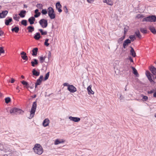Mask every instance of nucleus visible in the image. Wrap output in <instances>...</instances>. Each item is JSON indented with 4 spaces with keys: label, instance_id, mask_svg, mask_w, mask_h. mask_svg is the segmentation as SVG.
<instances>
[{
    "label": "nucleus",
    "instance_id": "obj_61",
    "mask_svg": "<svg viewBox=\"0 0 156 156\" xmlns=\"http://www.w3.org/2000/svg\"><path fill=\"white\" fill-rule=\"evenodd\" d=\"M129 67L127 66H126L125 67V70L128 71L129 70Z\"/></svg>",
    "mask_w": 156,
    "mask_h": 156
},
{
    "label": "nucleus",
    "instance_id": "obj_45",
    "mask_svg": "<svg viewBox=\"0 0 156 156\" xmlns=\"http://www.w3.org/2000/svg\"><path fill=\"white\" fill-rule=\"evenodd\" d=\"M49 72H48V73H47L45 75V77H44V80H47L48 79L49 76Z\"/></svg>",
    "mask_w": 156,
    "mask_h": 156
},
{
    "label": "nucleus",
    "instance_id": "obj_32",
    "mask_svg": "<svg viewBox=\"0 0 156 156\" xmlns=\"http://www.w3.org/2000/svg\"><path fill=\"white\" fill-rule=\"evenodd\" d=\"M12 32L14 31L16 33H18L19 30V28L18 27H15L14 28H12L11 29Z\"/></svg>",
    "mask_w": 156,
    "mask_h": 156
},
{
    "label": "nucleus",
    "instance_id": "obj_42",
    "mask_svg": "<svg viewBox=\"0 0 156 156\" xmlns=\"http://www.w3.org/2000/svg\"><path fill=\"white\" fill-rule=\"evenodd\" d=\"M21 23L22 24L25 26H26L27 25V21L26 20H23L21 21Z\"/></svg>",
    "mask_w": 156,
    "mask_h": 156
},
{
    "label": "nucleus",
    "instance_id": "obj_23",
    "mask_svg": "<svg viewBox=\"0 0 156 156\" xmlns=\"http://www.w3.org/2000/svg\"><path fill=\"white\" fill-rule=\"evenodd\" d=\"M131 68L133 70V73L136 76H138L139 75L136 69L133 67L131 66Z\"/></svg>",
    "mask_w": 156,
    "mask_h": 156
},
{
    "label": "nucleus",
    "instance_id": "obj_50",
    "mask_svg": "<svg viewBox=\"0 0 156 156\" xmlns=\"http://www.w3.org/2000/svg\"><path fill=\"white\" fill-rule=\"evenodd\" d=\"M143 17V16L141 14H138L136 16V17L139 19L142 18Z\"/></svg>",
    "mask_w": 156,
    "mask_h": 156
},
{
    "label": "nucleus",
    "instance_id": "obj_43",
    "mask_svg": "<svg viewBox=\"0 0 156 156\" xmlns=\"http://www.w3.org/2000/svg\"><path fill=\"white\" fill-rule=\"evenodd\" d=\"M5 51L4 49V47H0V55L2 53H4Z\"/></svg>",
    "mask_w": 156,
    "mask_h": 156
},
{
    "label": "nucleus",
    "instance_id": "obj_25",
    "mask_svg": "<svg viewBox=\"0 0 156 156\" xmlns=\"http://www.w3.org/2000/svg\"><path fill=\"white\" fill-rule=\"evenodd\" d=\"M12 19L11 18H10L9 19H6L5 20V24L6 25H9V23L12 22Z\"/></svg>",
    "mask_w": 156,
    "mask_h": 156
},
{
    "label": "nucleus",
    "instance_id": "obj_37",
    "mask_svg": "<svg viewBox=\"0 0 156 156\" xmlns=\"http://www.w3.org/2000/svg\"><path fill=\"white\" fill-rule=\"evenodd\" d=\"M140 30L142 33L144 34H146L147 32V30L144 28H140Z\"/></svg>",
    "mask_w": 156,
    "mask_h": 156
},
{
    "label": "nucleus",
    "instance_id": "obj_7",
    "mask_svg": "<svg viewBox=\"0 0 156 156\" xmlns=\"http://www.w3.org/2000/svg\"><path fill=\"white\" fill-rule=\"evenodd\" d=\"M21 110L20 109H18L16 108H13L11 109L10 111V113H14L17 114L19 113Z\"/></svg>",
    "mask_w": 156,
    "mask_h": 156
},
{
    "label": "nucleus",
    "instance_id": "obj_62",
    "mask_svg": "<svg viewBox=\"0 0 156 156\" xmlns=\"http://www.w3.org/2000/svg\"><path fill=\"white\" fill-rule=\"evenodd\" d=\"M153 97L156 98V92L154 93L153 94Z\"/></svg>",
    "mask_w": 156,
    "mask_h": 156
},
{
    "label": "nucleus",
    "instance_id": "obj_34",
    "mask_svg": "<svg viewBox=\"0 0 156 156\" xmlns=\"http://www.w3.org/2000/svg\"><path fill=\"white\" fill-rule=\"evenodd\" d=\"M39 61L41 63H43L45 60V57H43V56H40L39 57Z\"/></svg>",
    "mask_w": 156,
    "mask_h": 156
},
{
    "label": "nucleus",
    "instance_id": "obj_19",
    "mask_svg": "<svg viewBox=\"0 0 156 156\" xmlns=\"http://www.w3.org/2000/svg\"><path fill=\"white\" fill-rule=\"evenodd\" d=\"M149 29L154 34H156V30L154 27L150 26L149 27Z\"/></svg>",
    "mask_w": 156,
    "mask_h": 156
},
{
    "label": "nucleus",
    "instance_id": "obj_64",
    "mask_svg": "<svg viewBox=\"0 0 156 156\" xmlns=\"http://www.w3.org/2000/svg\"><path fill=\"white\" fill-rule=\"evenodd\" d=\"M64 10H68L66 6H64Z\"/></svg>",
    "mask_w": 156,
    "mask_h": 156
},
{
    "label": "nucleus",
    "instance_id": "obj_29",
    "mask_svg": "<svg viewBox=\"0 0 156 156\" xmlns=\"http://www.w3.org/2000/svg\"><path fill=\"white\" fill-rule=\"evenodd\" d=\"M150 19L152 21L151 22H154L156 21V16L155 15L150 16Z\"/></svg>",
    "mask_w": 156,
    "mask_h": 156
},
{
    "label": "nucleus",
    "instance_id": "obj_1",
    "mask_svg": "<svg viewBox=\"0 0 156 156\" xmlns=\"http://www.w3.org/2000/svg\"><path fill=\"white\" fill-rule=\"evenodd\" d=\"M35 153L39 155L41 154L43 152V150L41 146L39 144H36L33 148Z\"/></svg>",
    "mask_w": 156,
    "mask_h": 156
},
{
    "label": "nucleus",
    "instance_id": "obj_3",
    "mask_svg": "<svg viewBox=\"0 0 156 156\" xmlns=\"http://www.w3.org/2000/svg\"><path fill=\"white\" fill-rule=\"evenodd\" d=\"M145 74L148 80L151 83H155V82L153 80L154 79V77L151 74L149 71L148 70L146 71Z\"/></svg>",
    "mask_w": 156,
    "mask_h": 156
},
{
    "label": "nucleus",
    "instance_id": "obj_10",
    "mask_svg": "<svg viewBox=\"0 0 156 156\" xmlns=\"http://www.w3.org/2000/svg\"><path fill=\"white\" fill-rule=\"evenodd\" d=\"M8 12L7 10H4L0 13V19L5 17Z\"/></svg>",
    "mask_w": 156,
    "mask_h": 156
},
{
    "label": "nucleus",
    "instance_id": "obj_44",
    "mask_svg": "<svg viewBox=\"0 0 156 156\" xmlns=\"http://www.w3.org/2000/svg\"><path fill=\"white\" fill-rule=\"evenodd\" d=\"M5 102L6 103H8L11 101V99L9 97H7L5 99Z\"/></svg>",
    "mask_w": 156,
    "mask_h": 156
},
{
    "label": "nucleus",
    "instance_id": "obj_33",
    "mask_svg": "<svg viewBox=\"0 0 156 156\" xmlns=\"http://www.w3.org/2000/svg\"><path fill=\"white\" fill-rule=\"evenodd\" d=\"M39 10H35V14L34 15V18H37L40 15L41 13L38 12Z\"/></svg>",
    "mask_w": 156,
    "mask_h": 156
},
{
    "label": "nucleus",
    "instance_id": "obj_63",
    "mask_svg": "<svg viewBox=\"0 0 156 156\" xmlns=\"http://www.w3.org/2000/svg\"><path fill=\"white\" fill-rule=\"evenodd\" d=\"M47 10H54V9L51 7H50L48 8Z\"/></svg>",
    "mask_w": 156,
    "mask_h": 156
},
{
    "label": "nucleus",
    "instance_id": "obj_24",
    "mask_svg": "<svg viewBox=\"0 0 156 156\" xmlns=\"http://www.w3.org/2000/svg\"><path fill=\"white\" fill-rule=\"evenodd\" d=\"M55 6L57 10H62V6L59 2H58L56 3Z\"/></svg>",
    "mask_w": 156,
    "mask_h": 156
},
{
    "label": "nucleus",
    "instance_id": "obj_21",
    "mask_svg": "<svg viewBox=\"0 0 156 156\" xmlns=\"http://www.w3.org/2000/svg\"><path fill=\"white\" fill-rule=\"evenodd\" d=\"M26 12L25 10H22L19 13V15L21 18H23L25 17L26 14Z\"/></svg>",
    "mask_w": 156,
    "mask_h": 156
},
{
    "label": "nucleus",
    "instance_id": "obj_2",
    "mask_svg": "<svg viewBox=\"0 0 156 156\" xmlns=\"http://www.w3.org/2000/svg\"><path fill=\"white\" fill-rule=\"evenodd\" d=\"M37 105V102H34L33 104L30 111V117H29L30 119H31L34 117Z\"/></svg>",
    "mask_w": 156,
    "mask_h": 156
},
{
    "label": "nucleus",
    "instance_id": "obj_15",
    "mask_svg": "<svg viewBox=\"0 0 156 156\" xmlns=\"http://www.w3.org/2000/svg\"><path fill=\"white\" fill-rule=\"evenodd\" d=\"M88 93L89 94H94V92L91 89V85H89L87 88Z\"/></svg>",
    "mask_w": 156,
    "mask_h": 156
},
{
    "label": "nucleus",
    "instance_id": "obj_13",
    "mask_svg": "<svg viewBox=\"0 0 156 156\" xmlns=\"http://www.w3.org/2000/svg\"><path fill=\"white\" fill-rule=\"evenodd\" d=\"M130 48L131 49L130 50V54L133 57H135L136 56V53L134 51V50L132 46H130Z\"/></svg>",
    "mask_w": 156,
    "mask_h": 156
},
{
    "label": "nucleus",
    "instance_id": "obj_11",
    "mask_svg": "<svg viewBox=\"0 0 156 156\" xmlns=\"http://www.w3.org/2000/svg\"><path fill=\"white\" fill-rule=\"evenodd\" d=\"M149 69L154 75H156V68L153 66L149 67Z\"/></svg>",
    "mask_w": 156,
    "mask_h": 156
},
{
    "label": "nucleus",
    "instance_id": "obj_60",
    "mask_svg": "<svg viewBox=\"0 0 156 156\" xmlns=\"http://www.w3.org/2000/svg\"><path fill=\"white\" fill-rule=\"evenodd\" d=\"M14 81H15V80L13 78H12L11 79V83H13L14 82Z\"/></svg>",
    "mask_w": 156,
    "mask_h": 156
},
{
    "label": "nucleus",
    "instance_id": "obj_20",
    "mask_svg": "<svg viewBox=\"0 0 156 156\" xmlns=\"http://www.w3.org/2000/svg\"><path fill=\"white\" fill-rule=\"evenodd\" d=\"M35 20L34 17L32 16L29 18L28 20L30 24L32 25L34 23Z\"/></svg>",
    "mask_w": 156,
    "mask_h": 156
},
{
    "label": "nucleus",
    "instance_id": "obj_40",
    "mask_svg": "<svg viewBox=\"0 0 156 156\" xmlns=\"http://www.w3.org/2000/svg\"><path fill=\"white\" fill-rule=\"evenodd\" d=\"M43 6V5L41 4H38L37 5V7L38 9H42V10H46V9H42V7Z\"/></svg>",
    "mask_w": 156,
    "mask_h": 156
},
{
    "label": "nucleus",
    "instance_id": "obj_49",
    "mask_svg": "<svg viewBox=\"0 0 156 156\" xmlns=\"http://www.w3.org/2000/svg\"><path fill=\"white\" fill-rule=\"evenodd\" d=\"M155 90L154 89H153L150 91H148L147 93L148 94H151L153 93H154L155 91Z\"/></svg>",
    "mask_w": 156,
    "mask_h": 156
},
{
    "label": "nucleus",
    "instance_id": "obj_28",
    "mask_svg": "<svg viewBox=\"0 0 156 156\" xmlns=\"http://www.w3.org/2000/svg\"><path fill=\"white\" fill-rule=\"evenodd\" d=\"M125 37V35H124L123 36L119 38L117 41L118 43L119 44H120L122 43V41L124 39Z\"/></svg>",
    "mask_w": 156,
    "mask_h": 156
},
{
    "label": "nucleus",
    "instance_id": "obj_51",
    "mask_svg": "<svg viewBox=\"0 0 156 156\" xmlns=\"http://www.w3.org/2000/svg\"><path fill=\"white\" fill-rule=\"evenodd\" d=\"M127 59H129L131 62H133V61L132 58L131 56H129L128 58H127Z\"/></svg>",
    "mask_w": 156,
    "mask_h": 156
},
{
    "label": "nucleus",
    "instance_id": "obj_35",
    "mask_svg": "<svg viewBox=\"0 0 156 156\" xmlns=\"http://www.w3.org/2000/svg\"><path fill=\"white\" fill-rule=\"evenodd\" d=\"M135 33L136 35L139 38H141V36L140 34V31L138 30L136 31Z\"/></svg>",
    "mask_w": 156,
    "mask_h": 156
},
{
    "label": "nucleus",
    "instance_id": "obj_39",
    "mask_svg": "<svg viewBox=\"0 0 156 156\" xmlns=\"http://www.w3.org/2000/svg\"><path fill=\"white\" fill-rule=\"evenodd\" d=\"M39 30L40 31L42 35H46L47 34V32L46 31H43V30L42 29H40Z\"/></svg>",
    "mask_w": 156,
    "mask_h": 156
},
{
    "label": "nucleus",
    "instance_id": "obj_52",
    "mask_svg": "<svg viewBox=\"0 0 156 156\" xmlns=\"http://www.w3.org/2000/svg\"><path fill=\"white\" fill-rule=\"evenodd\" d=\"M43 76L42 75H41L40 76L39 78L37 80H41V82H42L43 80Z\"/></svg>",
    "mask_w": 156,
    "mask_h": 156
},
{
    "label": "nucleus",
    "instance_id": "obj_58",
    "mask_svg": "<svg viewBox=\"0 0 156 156\" xmlns=\"http://www.w3.org/2000/svg\"><path fill=\"white\" fill-rule=\"evenodd\" d=\"M88 2L90 3H92L94 2L93 0H87Z\"/></svg>",
    "mask_w": 156,
    "mask_h": 156
},
{
    "label": "nucleus",
    "instance_id": "obj_12",
    "mask_svg": "<svg viewBox=\"0 0 156 156\" xmlns=\"http://www.w3.org/2000/svg\"><path fill=\"white\" fill-rule=\"evenodd\" d=\"M32 73L33 76H39L40 74V71L39 70L37 71L35 69H33Z\"/></svg>",
    "mask_w": 156,
    "mask_h": 156
},
{
    "label": "nucleus",
    "instance_id": "obj_57",
    "mask_svg": "<svg viewBox=\"0 0 156 156\" xmlns=\"http://www.w3.org/2000/svg\"><path fill=\"white\" fill-rule=\"evenodd\" d=\"M51 56V53L50 51H49L48 53V58L49 59Z\"/></svg>",
    "mask_w": 156,
    "mask_h": 156
},
{
    "label": "nucleus",
    "instance_id": "obj_16",
    "mask_svg": "<svg viewBox=\"0 0 156 156\" xmlns=\"http://www.w3.org/2000/svg\"><path fill=\"white\" fill-rule=\"evenodd\" d=\"M65 140L63 139L59 140L58 139H57L55 140L54 144L55 145H58L59 144L65 142Z\"/></svg>",
    "mask_w": 156,
    "mask_h": 156
},
{
    "label": "nucleus",
    "instance_id": "obj_59",
    "mask_svg": "<svg viewBox=\"0 0 156 156\" xmlns=\"http://www.w3.org/2000/svg\"><path fill=\"white\" fill-rule=\"evenodd\" d=\"M44 45L47 46H48L49 45V44L48 42H45Z\"/></svg>",
    "mask_w": 156,
    "mask_h": 156
},
{
    "label": "nucleus",
    "instance_id": "obj_18",
    "mask_svg": "<svg viewBox=\"0 0 156 156\" xmlns=\"http://www.w3.org/2000/svg\"><path fill=\"white\" fill-rule=\"evenodd\" d=\"M21 55H22L21 57L23 60H27L28 57L26 55V53L25 52L23 51L21 53Z\"/></svg>",
    "mask_w": 156,
    "mask_h": 156
},
{
    "label": "nucleus",
    "instance_id": "obj_48",
    "mask_svg": "<svg viewBox=\"0 0 156 156\" xmlns=\"http://www.w3.org/2000/svg\"><path fill=\"white\" fill-rule=\"evenodd\" d=\"M21 83H22L23 85H25L26 86L28 85V83L27 82L24 80H23L22 81Z\"/></svg>",
    "mask_w": 156,
    "mask_h": 156
},
{
    "label": "nucleus",
    "instance_id": "obj_26",
    "mask_svg": "<svg viewBox=\"0 0 156 156\" xmlns=\"http://www.w3.org/2000/svg\"><path fill=\"white\" fill-rule=\"evenodd\" d=\"M142 21L143 22L146 21V22H151L152 21L151 20L150 16L144 18L143 19Z\"/></svg>",
    "mask_w": 156,
    "mask_h": 156
},
{
    "label": "nucleus",
    "instance_id": "obj_6",
    "mask_svg": "<svg viewBox=\"0 0 156 156\" xmlns=\"http://www.w3.org/2000/svg\"><path fill=\"white\" fill-rule=\"evenodd\" d=\"M77 91L76 87L72 85L69 84V91L70 93H73Z\"/></svg>",
    "mask_w": 156,
    "mask_h": 156
},
{
    "label": "nucleus",
    "instance_id": "obj_22",
    "mask_svg": "<svg viewBox=\"0 0 156 156\" xmlns=\"http://www.w3.org/2000/svg\"><path fill=\"white\" fill-rule=\"evenodd\" d=\"M38 48H34L32 51V55L33 56H36L37 54V52L38 51Z\"/></svg>",
    "mask_w": 156,
    "mask_h": 156
},
{
    "label": "nucleus",
    "instance_id": "obj_47",
    "mask_svg": "<svg viewBox=\"0 0 156 156\" xmlns=\"http://www.w3.org/2000/svg\"><path fill=\"white\" fill-rule=\"evenodd\" d=\"M124 98V96H122L121 94H120L119 99L120 100L122 101V100H123Z\"/></svg>",
    "mask_w": 156,
    "mask_h": 156
},
{
    "label": "nucleus",
    "instance_id": "obj_8",
    "mask_svg": "<svg viewBox=\"0 0 156 156\" xmlns=\"http://www.w3.org/2000/svg\"><path fill=\"white\" fill-rule=\"evenodd\" d=\"M69 119L70 121H73L75 122H78L80 120V118L73 117L71 116L69 117Z\"/></svg>",
    "mask_w": 156,
    "mask_h": 156
},
{
    "label": "nucleus",
    "instance_id": "obj_31",
    "mask_svg": "<svg viewBox=\"0 0 156 156\" xmlns=\"http://www.w3.org/2000/svg\"><path fill=\"white\" fill-rule=\"evenodd\" d=\"M103 2L109 5H112L113 4V2L111 0H104Z\"/></svg>",
    "mask_w": 156,
    "mask_h": 156
},
{
    "label": "nucleus",
    "instance_id": "obj_38",
    "mask_svg": "<svg viewBox=\"0 0 156 156\" xmlns=\"http://www.w3.org/2000/svg\"><path fill=\"white\" fill-rule=\"evenodd\" d=\"M41 82H42L41 81V80H37L35 84V88H36L37 86L40 85L41 84Z\"/></svg>",
    "mask_w": 156,
    "mask_h": 156
},
{
    "label": "nucleus",
    "instance_id": "obj_41",
    "mask_svg": "<svg viewBox=\"0 0 156 156\" xmlns=\"http://www.w3.org/2000/svg\"><path fill=\"white\" fill-rule=\"evenodd\" d=\"M141 96L142 97L143 99H144V101H146L148 99V97L147 96H144L143 94H142L141 95Z\"/></svg>",
    "mask_w": 156,
    "mask_h": 156
},
{
    "label": "nucleus",
    "instance_id": "obj_9",
    "mask_svg": "<svg viewBox=\"0 0 156 156\" xmlns=\"http://www.w3.org/2000/svg\"><path fill=\"white\" fill-rule=\"evenodd\" d=\"M131 40L129 39H127L125 40L123 44V47L124 48H126V46L128 45L129 44L131 43Z\"/></svg>",
    "mask_w": 156,
    "mask_h": 156
},
{
    "label": "nucleus",
    "instance_id": "obj_30",
    "mask_svg": "<svg viewBox=\"0 0 156 156\" xmlns=\"http://www.w3.org/2000/svg\"><path fill=\"white\" fill-rule=\"evenodd\" d=\"M40 37L41 36L39 32L37 33L34 37V38L36 40H39Z\"/></svg>",
    "mask_w": 156,
    "mask_h": 156
},
{
    "label": "nucleus",
    "instance_id": "obj_54",
    "mask_svg": "<svg viewBox=\"0 0 156 156\" xmlns=\"http://www.w3.org/2000/svg\"><path fill=\"white\" fill-rule=\"evenodd\" d=\"M127 29L125 27L124 28V35H125V34H126V32L127 31Z\"/></svg>",
    "mask_w": 156,
    "mask_h": 156
},
{
    "label": "nucleus",
    "instance_id": "obj_14",
    "mask_svg": "<svg viewBox=\"0 0 156 156\" xmlns=\"http://www.w3.org/2000/svg\"><path fill=\"white\" fill-rule=\"evenodd\" d=\"M49 123V120L48 119H45L43 122V125L44 127L48 126Z\"/></svg>",
    "mask_w": 156,
    "mask_h": 156
},
{
    "label": "nucleus",
    "instance_id": "obj_46",
    "mask_svg": "<svg viewBox=\"0 0 156 156\" xmlns=\"http://www.w3.org/2000/svg\"><path fill=\"white\" fill-rule=\"evenodd\" d=\"M129 38L130 39V40L132 41H133L135 39V38L133 35L130 36H129Z\"/></svg>",
    "mask_w": 156,
    "mask_h": 156
},
{
    "label": "nucleus",
    "instance_id": "obj_17",
    "mask_svg": "<svg viewBox=\"0 0 156 156\" xmlns=\"http://www.w3.org/2000/svg\"><path fill=\"white\" fill-rule=\"evenodd\" d=\"M33 61L31 62V66L33 67H35L38 64L37 60L36 59H34Z\"/></svg>",
    "mask_w": 156,
    "mask_h": 156
},
{
    "label": "nucleus",
    "instance_id": "obj_56",
    "mask_svg": "<svg viewBox=\"0 0 156 156\" xmlns=\"http://www.w3.org/2000/svg\"><path fill=\"white\" fill-rule=\"evenodd\" d=\"M63 85L64 86H67V89L68 90V83H65L63 84Z\"/></svg>",
    "mask_w": 156,
    "mask_h": 156
},
{
    "label": "nucleus",
    "instance_id": "obj_5",
    "mask_svg": "<svg viewBox=\"0 0 156 156\" xmlns=\"http://www.w3.org/2000/svg\"><path fill=\"white\" fill-rule=\"evenodd\" d=\"M48 14L50 18L51 19H54L55 17V14L54 10H49Z\"/></svg>",
    "mask_w": 156,
    "mask_h": 156
},
{
    "label": "nucleus",
    "instance_id": "obj_36",
    "mask_svg": "<svg viewBox=\"0 0 156 156\" xmlns=\"http://www.w3.org/2000/svg\"><path fill=\"white\" fill-rule=\"evenodd\" d=\"M13 18L14 20L18 21H19V19L20 18V17L18 16L17 14H16L13 15Z\"/></svg>",
    "mask_w": 156,
    "mask_h": 156
},
{
    "label": "nucleus",
    "instance_id": "obj_53",
    "mask_svg": "<svg viewBox=\"0 0 156 156\" xmlns=\"http://www.w3.org/2000/svg\"><path fill=\"white\" fill-rule=\"evenodd\" d=\"M41 13L45 15L47 13V10H42Z\"/></svg>",
    "mask_w": 156,
    "mask_h": 156
},
{
    "label": "nucleus",
    "instance_id": "obj_55",
    "mask_svg": "<svg viewBox=\"0 0 156 156\" xmlns=\"http://www.w3.org/2000/svg\"><path fill=\"white\" fill-rule=\"evenodd\" d=\"M4 32L2 30H0V36H2L4 34Z\"/></svg>",
    "mask_w": 156,
    "mask_h": 156
},
{
    "label": "nucleus",
    "instance_id": "obj_27",
    "mask_svg": "<svg viewBox=\"0 0 156 156\" xmlns=\"http://www.w3.org/2000/svg\"><path fill=\"white\" fill-rule=\"evenodd\" d=\"M27 29L28 30V32L29 33H32L34 30V28L33 26H30L28 27Z\"/></svg>",
    "mask_w": 156,
    "mask_h": 156
},
{
    "label": "nucleus",
    "instance_id": "obj_4",
    "mask_svg": "<svg viewBox=\"0 0 156 156\" xmlns=\"http://www.w3.org/2000/svg\"><path fill=\"white\" fill-rule=\"evenodd\" d=\"M39 23L43 28L46 27L48 26L47 20L45 19H43L39 21Z\"/></svg>",
    "mask_w": 156,
    "mask_h": 156
}]
</instances>
